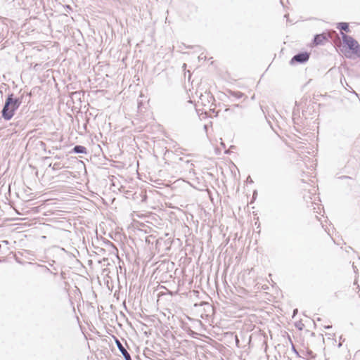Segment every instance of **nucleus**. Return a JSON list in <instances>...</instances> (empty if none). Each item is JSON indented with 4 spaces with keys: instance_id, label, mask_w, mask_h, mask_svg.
<instances>
[{
    "instance_id": "nucleus-1",
    "label": "nucleus",
    "mask_w": 360,
    "mask_h": 360,
    "mask_svg": "<svg viewBox=\"0 0 360 360\" xmlns=\"http://www.w3.org/2000/svg\"><path fill=\"white\" fill-rule=\"evenodd\" d=\"M20 104L21 101L18 98H14L13 94L9 95L2 110L3 117L6 120H11Z\"/></svg>"
},
{
    "instance_id": "nucleus-2",
    "label": "nucleus",
    "mask_w": 360,
    "mask_h": 360,
    "mask_svg": "<svg viewBox=\"0 0 360 360\" xmlns=\"http://www.w3.org/2000/svg\"><path fill=\"white\" fill-rule=\"evenodd\" d=\"M343 44L351 51V52L356 55L360 53V45L358 41L351 36L347 35L343 32L341 33Z\"/></svg>"
},
{
    "instance_id": "nucleus-3",
    "label": "nucleus",
    "mask_w": 360,
    "mask_h": 360,
    "mask_svg": "<svg viewBox=\"0 0 360 360\" xmlns=\"http://www.w3.org/2000/svg\"><path fill=\"white\" fill-rule=\"evenodd\" d=\"M330 37V34H328L326 33L316 35L312 43V46L323 45L325 43L328 41V38Z\"/></svg>"
},
{
    "instance_id": "nucleus-4",
    "label": "nucleus",
    "mask_w": 360,
    "mask_h": 360,
    "mask_svg": "<svg viewBox=\"0 0 360 360\" xmlns=\"http://www.w3.org/2000/svg\"><path fill=\"white\" fill-rule=\"evenodd\" d=\"M309 58V53L307 52L300 53L297 55H295L290 60L291 64H294L295 63H304L307 62Z\"/></svg>"
},
{
    "instance_id": "nucleus-5",
    "label": "nucleus",
    "mask_w": 360,
    "mask_h": 360,
    "mask_svg": "<svg viewBox=\"0 0 360 360\" xmlns=\"http://www.w3.org/2000/svg\"><path fill=\"white\" fill-rule=\"evenodd\" d=\"M117 347H118L119 349L120 350V352H122V354H123L124 358L129 359V356H130L129 354L127 352V351L124 348V347L122 345V344L118 340H117Z\"/></svg>"
},
{
    "instance_id": "nucleus-6",
    "label": "nucleus",
    "mask_w": 360,
    "mask_h": 360,
    "mask_svg": "<svg viewBox=\"0 0 360 360\" xmlns=\"http://www.w3.org/2000/svg\"><path fill=\"white\" fill-rule=\"evenodd\" d=\"M338 27L343 31L348 32L349 31V25L347 22H340L338 24Z\"/></svg>"
},
{
    "instance_id": "nucleus-7",
    "label": "nucleus",
    "mask_w": 360,
    "mask_h": 360,
    "mask_svg": "<svg viewBox=\"0 0 360 360\" xmlns=\"http://www.w3.org/2000/svg\"><path fill=\"white\" fill-rule=\"evenodd\" d=\"M74 150L76 152V153H84V148L83 146H77L74 148Z\"/></svg>"
},
{
    "instance_id": "nucleus-8",
    "label": "nucleus",
    "mask_w": 360,
    "mask_h": 360,
    "mask_svg": "<svg viewBox=\"0 0 360 360\" xmlns=\"http://www.w3.org/2000/svg\"><path fill=\"white\" fill-rule=\"evenodd\" d=\"M126 360H131V356H129V359H125Z\"/></svg>"
}]
</instances>
